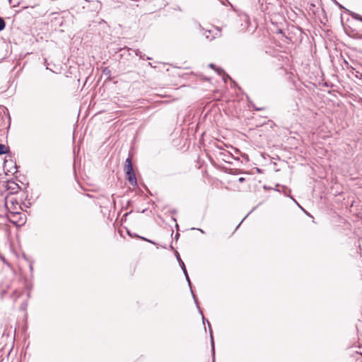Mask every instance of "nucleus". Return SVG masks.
<instances>
[{"instance_id": "1", "label": "nucleus", "mask_w": 362, "mask_h": 362, "mask_svg": "<svg viewBox=\"0 0 362 362\" xmlns=\"http://www.w3.org/2000/svg\"><path fill=\"white\" fill-rule=\"evenodd\" d=\"M203 35L209 40L220 37L221 36V28L216 27L214 30H206L204 32Z\"/></svg>"}, {"instance_id": "2", "label": "nucleus", "mask_w": 362, "mask_h": 362, "mask_svg": "<svg viewBox=\"0 0 362 362\" xmlns=\"http://www.w3.org/2000/svg\"><path fill=\"white\" fill-rule=\"evenodd\" d=\"M127 179L132 185H136V179L134 171L126 173Z\"/></svg>"}, {"instance_id": "3", "label": "nucleus", "mask_w": 362, "mask_h": 362, "mask_svg": "<svg viewBox=\"0 0 362 362\" xmlns=\"http://www.w3.org/2000/svg\"><path fill=\"white\" fill-rule=\"evenodd\" d=\"M125 171L126 173L134 171L130 158H127L125 161Z\"/></svg>"}, {"instance_id": "4", "label": "nucleus", "mask_w": 362, "mask_h": 362, "mask_svg": "<svg viewBox=\"0 0 362 362\" xmlns=\"http://www.w3.org/2000/svg\"><path fill=\"white\" fill-rule=\"evenodd\" d=\"M5 111L4 109L0 108V127H4L5 124Z\"/></svg>"}, {"instance_id": "5", "label": "nucleus", "mask_w": 362, "mask_h": 362, "mask_svg": "<svg viewBox=\"0 0 362 362\" xmlns=\"http://www.w3.org/2000/svg\"><path fill=\"white\" fill-rule=\"evenodd\" d=\"M182 269L185 275L186 279L188 281L189 285L190 286L191 282H190V280H189V276H188V274H187V269H186L184 262H182Z\"/></svg>"}, {"instance_id": "6", "label": "nucleus", "mask_w": 362, "mask_h": 362, "mask_svg": "<svg viewBox=\"0 0 362 362\" xmlns=\"http://www.w3.org/2000/svg\"><path fill=\"white\" fill-rule=\"evenodd\" d=\"M207 322H208V325H209V329H210L212 352H213V354L214 355V339H213V336H212V330H211V328L210 327V324H209V321H207Z\"/></svg>"}, {"instance_id": "7", "label": "nucleus", "mask_w": 362, "mask_h": 362, "mask_svg": "<svg viewBox=\"0 0 362 362\" xmlns=\"http://www.w3.org/2000/svg\"><path fill=\"white\" fill-rule=\"evenodd\" d=\"M8 151V147L7 146H6L4 144H0V155L3 154V153H7Z\"/></svg>"}, {"instance_id": "8", "label": "nucleus", "mask_w": 362, "mask_h": 362, "mask_svg": "<svg viewBox=\"0 0 362 362\" xmlns=\"http://www.w3.org/2000/svg\"><path fill=\"white\" fill-rule=\"evenodd\" d=\"M4 28H5V22L3 20V18H1L0 17V31L2 30Z\"/></svg>"}, {"instance_id": "9", "label": "nucleus", "mask_w": 362, "mask_h": 362, "mask_svg": "<svg viewBox=\"0 0 362 362\" xmlns=\"http://www.w3.org/2000/svg\"><path fill=\"white\" fill-rule=\"evenodd\" d=\"M176 257H177V261H178V262H179V263H180V267H182V262H182V260L181 259V258H180V255H179V253H178L177 252H176Z\"/></svg>"}, {"instance_id": "10", "label": "nucleus", "mask_w": 362, "mask_h": 362, "mask_svg": "<svg viewBox=\"0 0 362 362\" xmlns=\"http://www.w3.org/2000/svg\"><path fill=\"white\" fill-rule=\"evenodd\" d=\"M354 18L355 19H357V20H359L361 21H362V17L358 14H356L355 16H354Z\"/></svg>"}, {"instance_id": "11", "label": "nucleus", "mask_w": 362, "mask_h": 362, "mask_svg": "<svg viewBox=\"0 0 362 362\" xmlns=\"http://www.w3.org/2000/svg\"><path fill=\"white\" fill-rule=\"evenodd\" d=\"M141 239L145 240V241H147V242H149V243H151L153 244H155L153 241L150 240H148L147 238H144V237H139Z\"/></svg>"}, {"instance_id": "12", "label": "nucleus", "mask_w": 362, "mask_h": 362, "mask_svg": "<svg viewBox=\"0 0 362 362\" xmlns=\"http://www.w3.org/2000/svg\"><path fill=\"white\" fill-rule=\"evenodd\" d=\"M216 71H217V73L221 75V73L223 72V71L221 69H216Z\"/></svg>"}, {"instance_id": "13", "label": "nucleus", "mask_w": 362, "mask_h": 362, "mask_svg": "<svg viewBox=\"0 0 362 362\" xmlns=\"http://www.w3.org/2000/svg\"><path fill=\"white\" fill-rule=\"evenodd\" d=\"M238 181H239L240 182H244V181H245V178H244V177H240V178L238 179Z\"/></svg>"}, {"instance_id": "14", "label": "nucleus", "mask_w": 362, "mask_h": 362, "mask_svg": "<svg viewBox=\"0 0 362 362\" xmlns=\"http://www.w3.org/2000/svg\"><path fill=\"white\" fill-rule=\"evenodd\" d=\"M209 66H210L211 68H212V69H215V68H214V65L213 64H209Z\"/></svg>"}, {"instance_id": "15", "label": "nucleus", "mask_w": 362, "mask_h": 362, "mask_svg": "<svg viewBox=\"0 0 362 362\" xmlns=\"http://www.w3.org/2000/svg\"><path fill=\"white\" fill-rule=\"evenodd\" d=\"M356 77H358L360 79L362 80V74H360V76H358V75H356Z\"/></svg>"}]
</instances>
